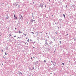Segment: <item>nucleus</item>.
<instances>
[{
  "instance_id": "nucleus-14",
  "label": "nucleus",
  "mask_w": 76,
  "mask_h": 76,
  "mask_svg": "<svg viewBox=\"0 0 76 76\" xmlns=\"http://www.w3.org/2000/svg\"><path fill=\"white\" fill-rule=\"evenodd\" d=\"M15 19H17V17H15Z\"/></svg>"
},
{
  "instance_id": "nucleus-3",
  "label": "nucleus",
  "mask_w": 76,
  "mask_h": 76,
  "mask_svg": "<svg viewBox=\"0 0 76 76\" xmlns=\"http://www.w3.org/2000/svg\"><path fill=\"white\" fill-rule=\"evenodd\" d=\"M20 19H21V20H22V19H23V17H22L21 15V17L20 18Z\"/></svg>"
},
{
  "instance_id": "nucleus-15",
  "label": "nucleus",
  "mask_w": 76,
  "mask_h": 76,
  "mask_svg": "<svg viewBox=\"0 0 76 76\" xmlns=\"http://www.w3.org/2000/svg\"><path fill=\"white\" fill-rule=\"evenodd\" d=\"M36 33H37V34H38V32H36Z\"/></svg>"
},
{
  "instance_id": "nucleus-5",
  "label": "nucleus",
  "mask_w": 76,
  "mask_h": 76,
  "mask_svg": "<svg viewBox=\"0 0 76 76\" xmlns=\"http://www.w3.org/2000/svg\"><path fill=\"white\" fill-rule=\"evenodd\" d=\"M61 20H62V19H59V21L60 22H61Z\"/></svg>"
},
{
  "instance_id": "nucleus-8",
  "label": "nucleus",
  "mask_w": 76,
  "mask_h": 76,
  "mask_svg": "<svg viewBox=\"0 0 76 76\" xmlns=\"http://www.w3.org/2000/svg\"><path fill=\"white\" fill-rule=\"evenodd\" d=\"M23 35H25V36H26L27 35L26 34H25L23 33Z\"/></svg>"
},
{
  "instance_id": "nucleus-19",
  "label": "nucleus",
  "mask_w": 76,
  "mask_h": 76,
  "mask_svg": "<svg viewBox=\"0 0 76 76\" xmlns=\"http://www.w3.org/2000/svg\"><path fill=\"white\" fill-rule=\"evenodd\" d=\"M14 37H16V36H14Z\"/></svg>"
},
{
  "instance_id": "nucleus-34",
  "label": "nucleus",
  "mask_w": 76,
  "mask_h": 76,
  "mask_svg": "<svg viewBox=\"0 0 76 76\" xmlns=\"http://www.w3.org/2000/svg\"><path fill=\"white\" fill-rule=\"evenodd\" d=\"M34 21L35 22V20H34Z\"/></svg>"
},
{
  "instance_id": "nucleus-6",
  "label": "nucleus",
  "mask_w": 76,
  "mask_h": 76,
  "mask_svg": "<svg viewBox=\"0 0 76 76\" xmlns=\"http://www.w3.org/2000/svg\"><path fill=\"white\" fill-rule=\"evenodd\" d=\"M20 34H22V32H21L20 31H19V34H20Z\"/></svg>"
},
{
  "instance_id": "nucleus-7",
  "label": "nucleus",
  "mask_w": 76,
  "mask_h": 76,
  "mask_svg": "<svg viewBox=\"0 0 76 76\" xmlns=\"http://www.w3.org/2000/svg\"><path fill=\"white\" fill-rule=\"evenodd\" d=\"M63 15L64 16V18H65V15H64V14H63Z\"/></svg>"
},
{
  "instance_id": "nucleus-12",
  "label": "nucleus",
  "mask_w": 76,
  "mask_h": 76,
  "mask_svg": "<svg viewBox=\"0 0 76 76\" xmlns=\"http://www.w3.org/2000/svg\"><path fill=\"white\" fill-rule=\"evenodd\" d=\"M14 18H15V17H16L15 15H14Z\"/></svg>"
},
{
  "instance_id": "nucleus-31",
  "label": "nucleus",
  "mask_w": 76,
  "mask_h": 76,
  "mask_svg": "<svg viewBox=\"0 0 76 76\" xmlns=\"http://www.w3.org/2000/svg\"><path fill=\"white\" fill-rule=\"evenodd\" d=\"M2 51L3 52V50H2Z\"/></svg>"
},
{
  "instance_id": "nucleus-29",
  "label": "nucleus",
  "mask_w": 76,
  "mask_h": 76,
  "mask_svg": "<svg viewBox=\"0 0 76 76\" xmlns=\"http://www.w3.org/2000/svg\"><path fill=\"white\" fill-rule=\"evenodd\" d=\"M40 33H41V34H42V32H41Z\"/></svg>"
},
{
  "instance_id": "nucleus-17",
  "label": "nucleus",
  "mask_w": 76,
  "mask_h": 76,
  "mask_svg": "<svg viewBox=\"0 0 76 76\" xmlns=\"http://www.w3.org/2000/svg\"><path fill=\"white\" fill-rule=\"evenodd\" d=\"M15 30H16V28H15Z\"/></svg>"
},
{
  "instance_id": "nucleus-22",
  "label": "nucleus",
  "mask_w": 76,
  "mask_h": 76,
  "mask_svg": "<svg viewBox=\"0 0 76 76\" xmlns=\"http://www.w3.org/2000/svg\"><path fill=\"white\" fill-rule=\"evenodd\" d=\"M32 33L33 34H34V32H32Z\"/></svg>"
},
{
  "instance_id": "nucleus-13",
  "label": "nucleus",
  "mask_w": 76,
  "mask_h": 76,
  "mask_svg": "<svg viewBox=\"0 0 76 76\" xmlns=\"http://www.w3.org/2000/svg\"><path fill=\"white\" fill-rule=\"evenodd\" d=\"M7 19H9V17L8 16L7 18Z\"/></svg>"
},
{
  "instance_id": "nucleus-30",
  "label": "nucleus",
  "mask_w": 76,
  "mask_h": 76,
  "mask_svg": "<svg viewBox=\"0 0 76 76\" xmlns=\"http://www.w3.org/2000/svg\"><path fill=\"white\" fill-rule=\"evenodd\" d=\"M56 34H57V32Z\"/></svg>"
},
{
  "instance_id": "nucleus-24",
  "label": "nucleus",
  "mask_w": 76,
  "mask_h": 76,
  "mask_svg": "<svg viewBox=\"0 0 76 76\" xmlns=\"http://www.w3.org/2000/svg\"><path fill=\"white\" fill-rule=\"evenodd\" d=\"M66 7H67V5H66Z\"/></svg>"
},
{
  "instance_id": "nucleus-26",
  "label": "nucleus",
  "mask_w": 76,
  "mask_h": 76,
  "mask_svg": "<svg viewBox=\"0 0 76 76\" xmlns=\"http://www.w3.org/2000/svg\"><path fill=\"white\" fill-rule=\"evenodd\" d=\"M51 62L52 63H53V61H51Z\"/></svg>"
},
{
  "instance_id": "nucleus-36",
  "label": "nucleus",
  "mask_w": 76,
  "mask_h": 76,
  "mask_svg": "<svg viewBox=\"0 0 76 76\" xmlns=\"http://www.w3.org/2000/svg\"><path fill=\"white\" fill-rule=\"evenodd\" d=\"M50 0H49V1H50Z\"/></svg>"
},
{
  "instance_id": "nucleus-21",
  "label": "nucleus",
  "mask_w": 76,
  "mask_h": 76,
  "mask_svg": "<svg viewBox=\"0 0 76 76\" xmlns=\"http://www.w3.org/2000/svg\"><path fill=\"white\" fill-rule=\"evenodd\" d=\"M28 42H29V39H28Z\"/></svg>"
},
{
  "instance_id": "nucleus-18",
  "label": "nucleus",
  "mask_w": 76,
  "mask_h": 76,
  "mask_svg": "<svg viewBox=\"0 0 76 76\" xmlns=\"http://www.w3.org/2000/svg\"><path fill=\"white\" fill-rule=\"evenodd\" d=\"M28 39V37H26V39Z\"/></svg>"
},
{
  "instance_id": "nucleus-28",
  "label": "nucleus",
  "mask_w": 76,
  "mask_h": 76,
  "mask_svg": "<svg viewBox=\"0 0 76 76\" xmlns=\"http://www.w3.org/2000/svg\"><path fill=\"white\" fill-rule=\"evenodd\" d=\"M60 42H61V41H60Z\"/></svg>"
},
{
  "instance_id": "nucleus-2",
  "label": "nucleus",
  "mask_w": 76,
  "mask_h": 76,
  "mask_svg": "<svg viewBox=\"0 0 76 76\" xmlns=\"http://www.w3.org/2000/svg\"><path fill=\"white\" fill-rule=\"evenodd\" d=\"M57 64V63L56 62H54L53 63V65L54 66H56V65Z\"/></svg>"
},
{
  "instance_id": "nucleus-9",
  "label": "nucleus",
  "mask_w": 76,
  "mask_h": 76,
  "mask_svg": "<svg viewBox=\"0 0 76 76\" xmlns=\"http://www.w3.org/2000/svg\"><path fill=\"white\" fill-rule=\"evenodd\" d=\"M5 55H7V53H6V52H5Z\"/></svg>"
},
{
  "instance_id": "nucleus-33",
  "label": "nucleus",
  "mask_w": 76,
  "mask_h": 76,
  "mask_svg": "<svg viewBox=\"0 0 76 76\" xmlns=\"http://www.w3.org/2000/svg\"><path fill=\"white\" fill-rule=\"evenodd\" d=\"M3 4H4V3H3Z\"/></svg>"
},
{
  "instance_id": "nucleus-1",
  "label": "nucleus",
  "mask_w": 76,
  "mask_h": 76,
  "mask_svg": "<svg viewBox=\"0 0 76 76\" xmlns=\"http://www.w3.org/2000/svg\"><path fill=\"white\" fill-rule=\"evenodd\" d=\"M44 4L42 3H41L40 4V7H43V6Z\"/></svg>"
},
{
  "instance_id": "nucleus-20",
  "label": "nucleus",
  "mask_w": 76,
  "mask_h": 76,
  "mask_svg": "<svg viewBox=\"0 0 76 76\" xmlns=\"http://www.w3.org/2000/svg\"><path fill=\"white\" fill-rule=\"evenodd\" d=\"M45 7H47L46 5H45Z\"/></svg>"
},
{
  "instance_id": "nucleus-23",
  "label": "nucleus",
  "mask_w": 76,
  "mask_h": 76,
  "mask_svg": "<svg viewBox=\"0 0 76 76\" xmlns=\"http://www.w3.org/2000/svg\"><path fill=\"white\" fill-rule=\"evenodd\" d=\"M60 44H61V42H60Z\"/></svg>"
},
{
  "instance_id": "nucleus-32",
  "label": "nucleus",
  "mask_w": 76,
  "mask_h": 76,
  "mask_svg": "<svg viewBox=\"0 0 76 76\" xmlns=\"http://www.w3.org/2000/svg\"><path fill=\"white\" fill-rule=\"evenodd\" d=\"M70 76H72V75H70Z\"/></svg>"
},
{
  "instance_id": "nucleus-27",
  "label": "nucleus",
  "mask_w": 76,
  "mask_h": 76,
  "mask_svg": "<svg viewBox=\"0 0 76 76\" xmlns=\"http://www.w3.org/2000/svg\"><path fill=\"white\" fill-rule=\"evenodd\" d=\"M31 59H32V57H31Z\"/></svg>"
},
{
  "instance_id": "nucleus-11",
  "label": "nucleus",
  "mask_w": 76,
  "mask_h": 76,
  "mask_svg": "<svg viewBox=\"0 0 76 76\" xmlns=\"http://www.w3.org/2000/svg\"><path fill=\"white\" fill-rule=\"evenodd\" d=\"M45 62H46L45 60L44 61V62L45 63Z\"/></svg>"
},
{
  "instance_id": "nucleus-35",
  "label": "nucleus",
  "mask_w": 76,
  "mask_h": 76,
  "mask_svg": "<svg viewBox=\"0 0 76 76\" xmlns=\"http://www.w3.org/2000/svg\"><path fill=\"white\" fill-rule=\"evenodd\" d=\"M69 62H70V61H69Z\"/></svg>"
},
{
  "instance_id": "nucleus-4",
  "label": "nucleus",
  "mask_w": 76,
  "mask_h": 76,
  "mask_svg": "<svg viewBox=\"0 0 76 76\" xmlns=\"http://www.w3.org/2000/svg\"><path fill=\"white\" fill-rule=\"evenodd\" d=\"M30 21H31V22H32L31 23H32L33 22V21H34V20H30Z\"/></svg>"
},
{
  "instance_id": "nucleus-10",
  "label": "nucleus",
  "mask_w": 76,
  "mask_h": 76,
  "mask_svg": "<svg viewBox=\"0 0 76 76\" xmlns=\"http://www.w3.org/2000/svg\"><path fill=\"white\" fill-rule=\"evenodd\" d=\"M62 64H63V66L64 65V63H62Z\"/></svg>"
},
{
  "instance_id": "nucleus-25",
  "label": "nucleus",
  "mask_w": 76,
  "mask_h": 76,
  "mask_svg": "<svg viewBox=\"0 0 76 76\" xmlns=\"http://www.w3.org/2000/svg\"><path fill=\"white\" fill-rule=\"evenodd\" d=\"M33 48H35V47H33Z\"/></svg>"
},
{
  "instance_id": "nucleus-16",
  "label": "nucleus",
  "mask_w": 76,
  "mask_h": 76,
  "mask_svg": "<svg viewBox=\"0 0 76 76\" xmlns=\"http://www.w3.org/2000/svg\"><path fill=\"white\" fill-rule=\"evenodd\" d=\"M17 3H19V2H17Z\"/></svg>"
}]
</instances>
